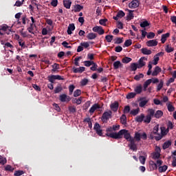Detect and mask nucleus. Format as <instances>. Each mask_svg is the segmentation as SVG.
<instances>
[{"label": "nucleus", "instance_id": "41", "mask_svg": "<svg viewBox=\"0 0 176 176\" xmlns=\"http://www.w3.org/2000/svg\"><path fill=\"white\" fill-rule=\"evenodd\" d=\"M61 91H63V87H61V85H58L54 89L55 94H58V93H60Z\"/></svg>", "mask_w": 176, "mask_h": 176}, {"label": "nucleus", "instance_id": "49", "mask_svg": "<svg viewBox=\"0 0 176 176\" xmlns=\"http://www.w3.org/2000/svg\"><path fill=\"white\" fill-rule=\"evenodd\" d=\"M19 45L21 47V49H25V47H27V46H25V42L23 41L22 39L19 41Z\"/></svg>", "mask_w": 176, "mask_h": 176}, {"label": "nucleus", "instance_id": "40", "mask_svg": "<svg viewBox=\"0 0 176 176\" xmlns=\"http://www.w3.org/2000/svg\"><path fill=\"white\" fill-rule=\"evenodd\" d=\"M167 109L169 112H174V111H175V108L173 104H171V103H168L167 104Z\"/></svg>", "mask_w": 176, "mask_h": 176}, {"label": "nucleus", "instance_id": "48", "mask_svg": "<svg viewBox=\"0 0 176 176\" xmlns=\"http://www.w3.org/2000/svg\"><path fill=\"white\" fill-rule=\"evenodd\" d=\"M148 25H150V23H148V21H144L140 23L142 28H145V27H148Z\"/></svg>", "mask_w": 176, "mask_h": 176}, {"label": "nucleus", "instance_id": "29", "mask_svg": "<svg viewBox=\"0 0 176 176\" xmlns=\"http://www.w3.org/2000/svg\"><path fill=\"white\" fill-rule=\"evenodd\" d=\"M87 39L92 40V39H96L97 38V34L91 32L88 34L87 36Z\"/></svg>", "mask_w": 176, "mask_h": 176}, {"label": "nucleus", "instance_id": "39", "mask_svg": "<svg viewBox=\"0 0 176 176\" xmlns=\"http://www.w3.org/2000/svg\"><path fill=\"white\" fill-rule=\"evenodd\" d=\"M52 72H56L57 69H60V65L57 63H54V65H52Z\"/></svg>", "mask_w": 176, "mask_h": 176}, {"label": "nucleus", "instance_id": "32", "mask_svg": "<svg viewBox=\"0 0 176 176\" xmlns=\"http://www.w3.org/2000/svg\"><path fill=\"white\" fill-rule=\"evenodd\" d=\"M167 133H168V129H166V127L162 126L161 127L162 136L164 137V135H167Z\"/></svg>", "mask_w": 176, "mask_h": 176}, {"label": "nucleus", "instance_id": "53", "mask_svg": "<svg viewBox=\"0 0 176 176\" xmlns=\"http://www.w3.org/2000/svg\"><path fill=\"white\" fill-rule=\"evenodd\" d=\"M155 33L151 32H148V34L146 35V38L148 39H153V38H155Z\"/></svg>", "mask_w": 176, "mask_h": 176}, {"label": "nucleus", "instance_id": "38", "mask_svg": "<svg viewBox=\"0 0 176 176\" xmlns=\"http://www.w3.org/2000/svg\"><path fill=\"white\" fill-rule=\"evenodd\" d=\"M148 114L147 116H150V118H153L155 116V110L153 109H148Z\"/></svg>", "mask_w": 176, "mask_h": 176}, {"label": "nucleus", "instance_id": "18", "mask_svg": "<svg viewBox=\"0 0 176 176\" xmlns=\"http://www.w3.org/2000/svg\"><path fill=\"white\" fill-rule=\"evenodd\" d=\"M113 129L112 128V126L108 127L106 129V135L107 137H111V135H109L110 134H118V133H113Z\"/></svg>", "mask_w": 176, "mask_h": 176}, {"label": "nucleus", "instance_id": "19", "mask_svg": "<svg viewBox=\"0 0 176 176\" xmlns=\"http://www.w3.org/2000/svg\"><path fill=\"white\" fill-rule=\"evenodd\" d=\"M151 83H152V79H148L146 80L144 85H143V91H146V89H148V86H149V85H151Z\"/></svg>", "mask_w": 176, "mask_h": 176}, {"label": "nucleus", "instance_id": "37", "mask_svg": "<svg viewBox=\"0 0 176 176\" xmlns=\"http://www.w3.org/2000/svg\"><path fill=\"white\" fill-rule=\"evenodd\" d=\"M133 59L131 58H129L127 56L124 57L122 59V61L124 64H129Z\"/></svg>", "mask_w": 176, "mask_h": 176}, {"label": "nucleus", "instance_id": "9", "mask_svg": "<svg viewBox=\"0 0 176 176\" xmlns=\"http://www.w3.org/2000/svg\"><path fill=\"white\" fill-rule=\"evenodd\" d=\"M59 100L61 102H65V101H71V98L69 96H67V94H62L59 96Z\"/></svg>", "mask_w": 176, "mask_h": 176}, {"label": "nucleus", "instance_id": "46", "mask_svg": "<svg viewBox=\"0 0 176 176\" xmlns=\"http://www.w3.org/2000/svg\"><path fill=\"white\" fill-rule=\"evenodd\" d=\"M160 60V58L158 56H155V55L153 57V65H157V63H159V60Z\"/></svg>", "mask_w": 176, "mask_h": 176}, {"label": "nucleus", "instance_id": "61", "mask_svg": "<svg viewBox=\"0 0 176 176\" xmlns=\"http://www.w3.org/2000/svg\"><path fill=\"white\" fill-rule=\"evenodd\" d=\"M24 174V171L23 170H16L14 172V176H21Z\"/></svg>", "mask_w": 176, "mask_h": 176}, {"label": "nucleus", "instance_id": "30", "mask_svg": "<svg viewBox=\"0 0 176 176\" xmlns=\"http://www.w3.org/2000/svg\"><path fill=\"white\" fill-rule=\"evenodd\" d=\"M167 168H168V166H167L166 165L160 166L158 168L159 173H166V171L167 170Z\"/></svg>", "mask_w": 176, "mask_h": 176}, {"label": "nucleus", "instance_id": "34", "mask_svg": "<svg viewBox=\"0 0 176 176\" xmlns=\"http://www.w3.org/2000/svg\"><path fill=\"white\" fill-rule=\"evenodd\" d=\"M137 96V94L135 92H130L126 95L127 100H131V98H134Z\"/></svg>", "mask_w": 176, "mask_h": 176}, {"label": "nucleus", "instance_id": "24", "mask_svg": "<svg viewBox=\"0 0 176 176\" xmlns=\"http://www.w3.org/2000/svg\"><path fill=\"white\" fill-rule=\"evenodd\" d=\"M167 38H170V33L162 34L161 38L162 43H166V41H167Z\"/></svg>", "mask_w": 176, "mask_h": 176}, {"label": "nucleus", "instance_id": "23", "mask_svg": "<svg viewBox=\"0 0 176 176\" xmlns=\"http://www.w3.org/2000/svg\"><path fill=\"white\" fill-rule=\"evenodd\" d=\"M163 116V111L162 110H157L155 113H154V118L156 119H160L161 117Z\"/></svg>", "mask_w": 176, "mask_h": 176}, {"label": "nucleus", "instance_id": "6", "mask_svg": "<svg viewBox=\"0 0 176 176\" xmlns=\"http://www.w3.org/2000/svg\"><path fill=\"white\" fill-rule=\"evenodd\" d=\"M159 134V125H156L153 127V131L150 134V139L153 140L155 135Z\"/></svg>", "mask_w": 176, "mask_h": 176}, {"label": "nucleus", "instance_id": "56", "mask_svg": "<svg viewBox=\"0 0 176 176\" xmlns=\"http://www.w3.org/2000/svg\"><path fill=\"white\" fill-rule=\"evenodd\" d=\"M74 104H77L78 105H80L82 104V98H79L78 99L75 98L73 100Z\"/></svg>", "mask_w": 176, "mask_h": 176}, {"label": "nucleus", "instance_id": "52", "mask_svg": "<svg viewBox=\"0 0 176 176\" xmlns=\"http://www.w3.org/2000/svg\"><path fill=\"white\" fill-rule=\"evenodd\" d=\"M69 111L71 113H75L76 112V107L75 106H69Z\"/></svg>", "mask_w": 176, "mask_h": 176}, {"label": "nucleus", "instance_id": "45", "mask_svg": "<svg viewBox=\"0 0 176 176\" xmlns=\"http://www.w3.org/2000/svg\"><path fill=\"white\" fill-rule=\"evenodd\" d=\"M74 90H75V85H70L69 86V96H72V93H74Z\"/></svg>", "mask_w": 176, "mask_h": 176}, {"label": "nucleus", "instance_id": "3", "mask_svg": "<svg viewBox=\"0 0 176 176\" xmlns=\"http://www.w3.org/2000/svg\"><path fill=\"white\" fill-rule=\"evenodd\" d=\"M48 80L50 83H54V80H64V78L60 75H52L48 76Z\"/></svg>", "mask_w": 176, "mask_h": 176}, {"label": "nucleus", "instance_id": "20", "mask_svg": "<svg viewBox=\"0 0 176 176\" xmlns=\"http://www.w3.org/2000/svg\"><path fill=\"white\" fill-rule=\"evenodd\" d=\"M134 91L136 94H141L142 93V85H139L134 88Z\"/></svg>", "mask_w": 176, "mask_h": 176}, {"label": "nucleus", "instance_id": "31", "mask_svg": "<svg viewBox=\"0 0 176 176\" xmlns=\"http://www.w3.org/2000/svg\"><path fill=\"white\" fill-rule=\"evenodd\" d=\"M113 65L114 69H118L120 67H122V63H120V61L119 60H117L113 63Z\"/></svg>", "mask_w": 176, "mask_h": 176}, {"label": "nucleus", "instance_id": "47", "mask_svg": "<svg viewBox=\"0 0 176 176\" xmlns=\"http://www.w3.org/2000/svg\"><path fill=\"white\" fill-rule=\"evenodd\" d=\"M124 16H126V14L122 10L118 11L117 13V17H119L120 19H122V17H124Z\"/></svg>", "mask_w": 176, "mask_h": 176}, {"label": "nucleus", "instance_id": "43", "mask_svg": "<svg viewBox=\"0 0 176 176\" xmlns=\"http://www.w3.org/2000/svg\"><path fill=\"white\" fill-rule=\"evenodd\" d=\"M163 85H164V81L161 80L160 83L158 84V85L157 87V91H160V89H163Z\"/></svg>", "mask_w": 176, "mask_h": 176}, {"label": "nucleus", "instance_id": "55", "mask_svg": "<svg viewBox=\"0 0 176 176\" xmlns=\"http://www.w3.org/2000/svg\"><path fill=\"white\" fill-rule=\"evenodd\" d=\"M80 94H82V91H80V89H76L74 92V97H79V96H80Z\"/></svg>", "mask_w": 176, "mask_h": 176}, {"label": "nucleus", "instance_id": "59", "mask_svg": "<svg viewBox=\"0 0 176 176\" xmlns=\"http://www.w3.org/2000/svg\"><path fill=\"white\" fill-rule=\"evenodd\" d=\"M89 83V80L87 78H84L80 81L81 86H86Z\"/></svg>", "mask_w": 176, "mask_h": 176}, {"label": "nucleus", "instance_id": "5", "mask_svg": "<svg viewBox=\"0 0 176 176\" xmlns=\"http://www.w3.org/2000/svg\"><path fill=\"white\" fill-rule=\"evenodd\" d=\"M138 6H140V1L138 0H133L129 3V8L130 9H136Z\"/></svg>", "mask_w": 176, "mask_h": 176}, {"label": "nucleus", "instance_id": "42", "mask_svg": "<svg viewBox=\"0 0 176 176\" xmlns=\"http://www.w3.org/2000/svg\"><path fill=\"white\" fill-rule=\"evenodd\" d=\"M140 112V108H138L136 109L131 110L130 113L131 115H133V116H137Z\"/></svg>", "mask_w": 176, "mask_h": 176}, {"label": "nucleus", "instance_id": "63", "mask_svg": "<svg viewBox=\"0 0 176 176\" xmlns=\"http://www.w3.org/2000/svg\"><path fill=\"white\" fill-rule=\"evenodd\" d=\"M8 29H9V26H8L7 25H1V28H0V30L3 31V32H6V31H8Z\"/></svg>", "mask_w": 176, "mask_h": 176}, {"label": "nucleus", "instance_id": "57", "mask_svg": "<svg viewBox=\"0 0 176 176\" xmlns=\"http://www.w3.org/2000/svg\"><path fill=\"white\" fill-rule=\"evenodd\" d=\"M105 39L107 42H112V40L113 39V36L108 34L105 36Z\"/></svg>", "mask_w": 176, "mask_h": 176}, {"label": "nucleus", "instance_id": "44", "mask_svg": "<svg viewBox=\"0 0 176 176\" xmlns=\"http://www.w3.org/2000/svg\"><path fill=\"white\" fill-rule=\"evenodd\" d=\"M160 157V153H153L152 154V159L154 160H157Z\"/></svg>", "mask_w": 176, "mask_h": 176}, {"label": "nucleus", "instance_id": "10", "mask_svg": "<svg viewBox=\"0 0 176 176\" xmlns=\"http://www.w3.org/2000/svg\"><path fill=\"white\" fill-rule=\"evenodd\" d=\"M146 46L148 47H153V46H157V41L156 40H149L146 43Z\"/></svg>", "mask_w": 176, "mask_h": 176}, {"label": "nucleus", "instance_id": "62", "mask_svg": "<svg viewBox=\"0 0 176 176\" xmlns=\"http://www.w3.org/2000/svg\"><path fill=\"white\" fill-rule=\"evenodd\" d=\"M166 52L167 53H171V52H174V48L170 47V45H166Z\"/></svg>", "mask_w": 176, "mask_h": 176}, {"label": "nucleus", "instance_id": "21", "mask_svg": "<svg viewBox=\"0 0 176 176\" xmlns=\"http://www.w3.org/2000/svg\"><path fill=\"white\" fill-rule=\"evenodd\" d=\"M141 52L142 54H144L146 56H149L150 54H152V51L151 50H148V48L144 47L141 50Z\"/></svg>", "mask_w": 176, "mask_h": 176}, {"label": "nucleus", "instance_id": "16", "mask_svg": "<svg viewBox=\"0 0 176 176\" xmlns=\"http://www.w3.org/2000/svg\"><path fill=\"white\" fill-rule=\"evenodd\" d=\"M144 60H145V57H142L138 60V67L139 69L142 68V67H145V62L144 61Z\"/></svg>", "mask_w": 176, "mask_h": 176}, {"label": "nucleus", "instance_id": "2", "mask_svg": "<svg viewBox=\"0 0 176 176\" xmlns=\"http://www.w3.org/2000/svg\"><path fill=\"white\" fill-rule=\"evenodd\" d=\"M112 118V111L111 110L104 111L102 116L101 120L103 123H107L110 119Z\"/></svg>", "mask_w": 176, "mask_h": 176}, {"label": "nucleus", "instance_id": "15", "mask_svg": "<svg viewBox=\"0 0 176 176\" xmlns=\"http://www.w3.org/2000/svg\"><path fill=\"white\" fill-rule=\"evenodd\" d=\"M72 31H75V24L70 23L67 30L68 35H71L72 34Z\"/></svg>", "mask_w": 176, "mask_h": 176}, {"label": "nucleus", "instance_id": "17", "mask_svg": "<svg viewBox=\"0 0 176 176\" xmlns=\"http://www.w3.org/2000/svg\"><path fill=\"white\" fill-rule=\"evenodd\" d=\"M71 5H72L71 0H63V6L66 8V9H71Z\"/></svg>", "mask_w": 176, "mask_h": 176}, {"label": "nucleus", "instance_id": "28", "mask_svg": "<svg viewBox=\"0 0 176 176\" xmlns=\"http://www.w3.org/2000/svg\"><path fill=\"white\" fill-rule=\"evenodd\" d=\"M150 168L152 170H157V164L153 161H150L149 162Z\"/></svg>", "mask_w": 176, "mask_h": 176}, {"label": "nucleus", "instance_id": "26", "mask_svg": "<svg viewBox=\"0 0 176 176\" xmlns=\"http://www.w3.org/2000/svg\"><path fill=\"white\" fill-rule=\"evenodd\" d=\"M170 146H171V140H168L163 144L162 148L166 150L168 148H170Z\"/></svg>", "mask_w": 176, "mask_h": 176}, {"label": "nucleus", "instance_id": "64", "mask_svg": "<svg viewBox=\"0 0 176 176\" xmlns=\"http://www.w3.org/2000/svg\"><path fill=\"white\" fill-rule=\"evenodd\" d=\"M130 112V106H125L124 108L123 113H129Z\"/></svg>", "mask_w": 176, "mask_h": 176}, {"label": "nucleus", "instance_id": "7", "mask_svg": "<svg viewBox=\"0 0 176 176\" xmlns=\"http://www.w3.org/2000/svg\"><path fill=\"white\" fill-rule=\"evenodd\" d=\"M101 106H100V104L95 103L89 109V113H91V115H93V113H94V112H96V111H97V109H100Z\"/></svg>", "mask_w": 176, "mask_h": 176}, {"label": "nucleus", "instance_id": "36", "mask_svg": "<svg viewBox=\"0 0 176 176\" xmlns=\"http://www.w3.org/2000/svg\"><path fill=\"white\" fill-rule=\"evenodd\" d=\"M36 27L35 24L30 23V25L29 28H28V31L30 32V34H34V28Z\"/></svg>", "mask_w": 176, "mask_h": 176}, {"label": "nucleus", "instance_id": "58", "mask_svg": "<svg viewBox=\"0 0 176 176\" xmlns=\"http://www.w3.org/2000/svg\"><path fill=\"white\" fill-rule=\"evenodd\" d=\"M151 120H152V118L148 115L146 116L144 122V123H151Z\"/></svg>", "mask_w": 176, "mask_h": 176}, {"label": "nucleus", "instance_id": "8", "mask_svg": "<svg viewBox=\"0 0 176 176\" xmlns=\"http://www.w3.org/2000/svg\"><path fill=\"white\" fill-rule=\"evenodd\" d=\"M140 101L139 107L140 108H144L149 102V100H146V98H140Z\"/></svg>", "mask_w": 176, "mask_h": 176}, {"label": "nucleus", "instance_id": "35", "mask_svg": "<svg viewBox=\"0 0 176 176\" xmlns=\"http://www.w3.org/2000/svg\"><path fill=\"white\" fill-rule=\"evenodd\" d=\"M131 71H137V68H138V63H131L130 65Z\"/></svg>", "mask_w": 176, "mask_h": 176}, {"label": "nucleus", "instance_id": "4", "mask_svg": "<svg viewBox=\"0 0 176 176\" xmlns=\"http://www.w3.org/2000/svg\"><path fill=\"white\" fill-rule=\"evenodd\" d=\"M94 129L95 130L96 134L100 137H102V130L101 129V125L98 122H96L94 126Z\"/></svg>", "mask_w": 176, "mask_h": 176}, {"label": "nucleus", "instance_id": "54", "mask_svg": "<svg viewBox=\"0 0 176 176\" xmlns=\"http://www.w3.org/2000/svg\"><path fill=\"white\" fill-rule=\"evenodd\" d=\"M97 68H98V65L97 63L94 62V63H92V66L90 67L91 71H97Z\"/></svg>", "mask_w": 176, "mask_h": 176}, {"label": "nucleus", "instance_id": "14", "mask_svg": "<svg viewBox=\"0 0 176 176\" xmlns=\"http://www.w3.org/2000/svg\"><path fill=\"white\" fill-rule=\"evenodd\" d=\"M129 13L126 15L127 21H130V20H133L134 19V14L133 13L134 10H127Z\"/></svg>", "mask_w": 176, "mask_h": 176}, {"label": "nucleus", "instance_id": "27", "mask_svg": "<svg viewBox=\"0 0 176 176\" xmlns=\"http://www.w3.org/2000/svg\"><path fill=\"white\" fill-rule=\"evenodd\" d=\"M120 120L122 124H126L127 123V117H126V115L122 114L120 118Z\"/></svg>", "mask_w": 176, "mask_h": 176}, {"label": "nucleus", "instance_id": "25", "mask_svg": "<svg viewBox=\"0 0 176 176\" xmlns=\"http://www.w3.org/2000/svg\"><path fill=\"white\" fill-rule=\"evenodd\" d=\"M82 9H83V6H80V4H76L74 6V12L75 13H78L80 12V10H82Z\"/></svg>", "mask_w": 176, "mask_h": 176}, {"label": "nucleus", "instance_id": "50", "mask_svg": "<svg viewBox=\"0 0 176 176\" xmlns=\"http://www.w3.org/2000/svg\"><path fill=\"white\" fill-rule=\"evenodd\" d=\"M142 78H144V74L141 73L138 75L135 76L134 79L135 80H140L141 79H142Z\"/></svg>", "mask_w": 176, "mask_h": 176}, {"label": "nucleus", "instance_id": "12", "mask_svg": "<svg viewBox=\"0 0 176 176\" xmlns=\"http://www.w3.org/2000/svg\"><path fill=\"white\" fill-rule=\"evenodd\" d=\"M160 72H162V68H160V67L159 66H156L154 69V71L152 72L151 75L152 76H157V75H159Z\"/></svg>", "mask_w": 176, "mask_h": 176}, {"label": "nucleus", "instance_id": "1", "mask_svg": "<svg viewBox=\"0 0 176 176\" xmlns=\"http://www.w3.org/2000/svg\"><path fill=\"white\" fill-rule=\"evenodd\" d=\"M109 135L110 138H114V140L122 138L124 135V138L130 142L128 145L129 149L133 152H137V149H138V144L137 142H140V141H141V133L135 132V135L133 138L131 137V135H130L129 131L126 129H122L118 133H111Z\"/></svg>", "mask_w": 176, "mask_h": 176}, {"label": "nucleus", "instance_id": "33", "mask_svg": "<svg viewBox=\"0 0 176 176\" xmlns=\"http://www.w3.org/2000/svg\"><path fill=\"white\" fill-rule=\"evenodd\" d=\"M133 45V41L131 39L126 40L124 43V47H129V46H131Z\"/></svg>", "mask_w": 176, "mask_h": 176}, {"label": "nucleus", "instance_id": "60", "mask_svg": "<svg viewBox=\"0 0 176 176\" xmlns=\"http://www.w3.org/2000/svg\"><path fill=\"white\" fill-rule=\"evenodd\" d=\"M14 170V168L13 167H12V166L10 165H7L6 167H5V170L6 171H11V172H13Z\"/></svg>", "mask_w": 176, "mask_h": 176}, {"label": "nucleus", "instance_id": "51", "mask_svg": "<svg viewBox=\"0 0 176 176\" xmlns=\"http://www.w3.org/2000/svg\"><path fill=\"white\" fill-rule=\"evenodd\" d=\"M139 160L141 164H145V162L146 161V157H145L144 156L140 155L139 157Z\"/></svg>", "mask_w": 176, "mask_h": 176}, {"label": "nucleus", "instance_id": "11", "mask_svg": "<svg viewBox=\"0 0 176 176\" xmlns=\"http://www.w3.org/2000/svg\"><path fill=\"white\" fill-rule=\"evenodd\" d=\"M110 108L113 112H118V109H119V102H114L110 105Z\"/></svg>", "mask_w": 176, "mask_h": 176}, {"label": "nucleus", "instance_id": "22", "mask_svg": "<svg viewBox=\"0 0 176 176\" xmlns=\"http://www.w3.org/2000/svg\"><path fill=\"white\" fill-rule=\"evenodd\" d=\"M144 119H145V115L142 113L140 116H138L135 118V122H138L139 123H141L144 122Z\"/></svg>", "mask_w": 176, "mask_h": 176}, {"label": "nucleus", "instance_id": "13", "mask_svg": "<svg viewBox=\"0 0 176 176\" xmlns=\"http://www.w3.org/2000/svg\"><path fill=\"white\" fill-rule=\"evenodd\" d=\"M85 69H86V68L85 67H74L73 68V72L74 74H82V72H84Z\"/></svg>", "mask_w": 176, "mask_h": 176}]
</instances>
